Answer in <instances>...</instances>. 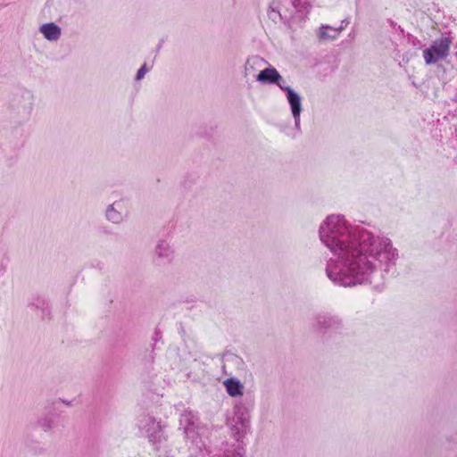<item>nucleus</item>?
I'll return each instance as SVG.
<instances>
[{"label":"nucleus","instance_id":"obj_1","mask_svg":"<svg viewBox=\"0 0 457 457\" xmlns=\"http://www.w3.org/2000/svg\"><path fill=\"white\" fill-rule=\"evenodd\" d=\"M319 235L336 257L328 261L326 273L337 286L371 283L378 273L390 272L399 258L389 237L353 226L343 215H328L320 224Z\"/></svg>","mask_w":457,"mask_h":457},{"label":"nucleus","instance_id":"obj_2","mask_svg":"<svg viewBox=\"0 0 457 457\" xmlns=\"http://www.w3.org/2000/svg\"><path fill=\"white\" fill-rule=\"evenodd\" d=\"M137 426L146 434L149 443L159 457H174L171 450L168 449V438L160 421L150 415L144 414L139 417Z\"/></svg>","mask_w":457,"mask_h":457},{"label":"nucleus","instance_id":"obj_3","mask_svg":"<svg viewBox=\"0 0 457 457\" xmlns=\"http://www.w3.org/2000/svg\"><path fill=\"white\" fill-rule=\"evenodd\" d=\"M269 16L273 21H288L295 12H304L307 9L305 0H274L270 6Z\"/></svg>","mask_w":457,"mask_h":457},{"label":"nucleus","instance_id":"obj_4","mask_svg":"<svg viewBox=\"0 0 457 457\" xmlns=\"http://www.w3.org/2000/svg\"><path fill=\"white\" fill-rule=\"evenodd\" d=\"M452 38L447 36L434 40L429 47L423 50V58L427 65L436 64L439 61L446 59L450 54Z\"/></svg>","mask_w":457,"mask_h":457},{"label":"nucleus","instance_id":"obj_5","mask_svg":"<svg viewBox=\"0 0 457 457\" xmlns=\"http://www.w3.org/2000/svg\"><path fill=\"white\" fill-rule=\"evenodd\" d=\"M284 92L286 93L287 100L290 105L295 129L300 130V116L303 110L301 96L292 87H285Z\"/></svg>","mask_w":457,"mask_h":457},{"label":"nucleus","instance_id":"obj_6","mask_svg":"<svg viewBox=\"0 0 457 457\" xmlns=\"http://www.w3.org/2000/svg\"><path fill=\"white\" fill-rule=\"evenodd\" d=\"M174 258V250L167 239L158 240L154 248V261L158 265L169 264Z\"/></svg>","mask_w":457,"mask_h":457},{"label":"nucleus","instance_id":"obj_7","mask_svg":"<svg viewBox=\"0 0 457 457\" xmlns=\"http://www.w3.org/2000/svg\"><path fill=\"white\" fill-rule=\"evenodd\" d=\"M126 215V204L122 200L115 201L106 210V218L112 223L121 222Z\"/></svg>","mask_w":457,"mask_h":457},{"label":"nucleus","instance_id":"obj_8","mask_svg":"<svg viewBox=\"0 0 457 457\" xmlns=\"http://www.w3.org/2000/svg\"><path fill=\"white\" fill-rule=\"evenodd\" d=\"M39 31L49 41H57L61 37V28L53 22L43 24Z\"/></svg>","mask_w":457,"mask_h":457},{"label":"nucleus","instance_id":"obj_9","mask_svg":"<svg viewBox=\"0 0 457 457\" xmlns=\"http://www.w3.org/2000/svg\"><path fill=\"white\" fill-rule=\"evenodd\" d=\"M256 79L262 83L273 84L278 80H282L281 75L274 68H266L260 71L256 76Z\"/></svg>","mask_w":457,"mask_h":457},{"label":"nucleus","instance_id":"obj_10","mask_svg":"<svg viewBox=\"0 0 457 457\" xmlns=\"http://www.w3.org/2000/svg\"><path fill=\"white\" fill-rule=\"evenodd\" d=\"M237 423H241V427L245 425L250 426V415L247 409L243 404H236L234 407V415L229 420Z\"/></svg>","mask_w":457,"mask_h":457},{"label":"nucleus","instance_id":"obj_11","mask_svg":"<svg viewBox=\"0 0 457 457\" xmlns=\"http://www.w3.org/2000/svg\"><path fill=\"white\" fill-rule=\"evenodd\" d=\"M315 324L314 327L317 330L323 331L326 330L334 325H336L338 320L328 315V314H319L315 319Z\"/></svg>","mask_w":457,"mask_h":457},{"label":"nucleus","instance_id":"obj_12","mask_svg":"<svg viewBox=\"0 0 457 457\" xmlns=\"http://www.w3.org/2000/svg\"><path fill=\"white\" fill-rule=\"evenodd\" d=\"M227 393L233 397L243 395L244 386L238 379L228 378L224 381Z\"/></svg>","mask_w":457,"mask_h":457},{"label":"nucleus","instance_id":"obj_13","mask_svg":"<svg viewBox=\"0 0 457 457\" xmlns=\"http://www.w3.org/2000/svg\"><path fill=\"white\" fill-rule=\"evenodd\" d=\"M228 425L237 441H240L247 434L250 428V426L247 425H245L244 427L242 426L241 428V423H237L231 420L228 421Z\"/></svg>","mask_w":457,"mask_h":457},{"label":"nucleus","instance_id":"obj_14","mask_svg":"<svg viewBox=\"0 0 457 457\" xmlns=\"http://www.w3.org/2000/svg\"><path fill=\"white\" fill-rule=\"evenodd\" d=\"M340 32V29L323 25L320 28L319 37L322 40L335 39Z\"/></svg>","mask_w":457,"mask_h":457},{"label":"nucleus","instance_id":"obj_15","mask_svg":"<svg viewBox=\"0 0 457 457\" xmlns=\"http://www.w3.org/2000/svg\"><path fill=\"white\" fill-rule=\"evenodd\" d=\"M264 62V60L258 56L251 57L245 63V73L251 74L254 71L256 66H261Z\"/></svg>","mask_w":457,"mask_h":457},{"label":"nucleus","instance_id":"obj_16","mask_svg":"<svg viewBox=\"0 0 457 457\" xmlns=\"http://www.w3.org/2000/svg\"><path fill=\"white\" fill-rule=\"evenodd\" d=\"M149 71L148 68H146V64H144L141 66V68L137 71L136 75V79L140 80L144 78L145 74Z\"/></svg>","mask_w":457,"mask_h":457},{"label":"nucleus","instance_id":"obj_17","mask_svg":"<svg viewBox=\"0 0 457 457\" xmlns=\"http://www.w3.org/2000/svg\"><path fill=\"white\" fill-rule=\"evenodd\" d=\"M37 303H35L37 308H42L43 309V312H45V306L47 305L46 301L44 299H37Z\"/></svg>","mask_w":457,"mask_h":457},{"label":"nucleus","instance_id":"obj_18","mask_svg":"<svg viewBox=\"0 0 457 457\" xmlns=\"http://www.w3.org/2000/svg\"><path fill=\"white\" fill-rule=\"evenodd\" d=\"M391 23V26L395 29V30L401 32L402 34L403 33V29L401 28V26H397L396 23H395L394 21H390Z\"/></svg>","mask_w":457,"mask_h":457},{"label":"nucleus","instance_id":"obj_19","mask_svg":"<svg viewBox=\"0 0 457 457\" xmlns=\"http://www.w3.org/2000/svg\"><path fill=\"white\" fill-rule=\"evenodd\" d=\"M282 80H278V82H275L274 84H276L281 90L284 91V88L285 87H289L288 86H286L284 85V83H281Z\"/></svg>","mask_w":457,"mask_h":457},{"label":"nucleus","instance_id":"obj_20","mask_svg":"<svg viewBox=\"0 0 457 457\" xmlns=\"http://www.w3.org/2000/svg\"><path fill=\"white\" fill-rule=\"evenodd\" d=\"M43 427H46V428H50V425L49 424H42Z\"/></svg>","mask_w":457,"mask_h":457},{"label":"nucleus","instance_id":"obj_21","mask_svg":"<svg viewBox=\"0 0 457 457\" xmlns=\"http://www.w3.org/2000/svg\"><path fill=\"white\" fill-rule=\"evenodd\" d=\"M454 134H455V138L457 140V127L455 128Z\"/></svg>","mask_w":457,"mask_h":457}]
</instances>
